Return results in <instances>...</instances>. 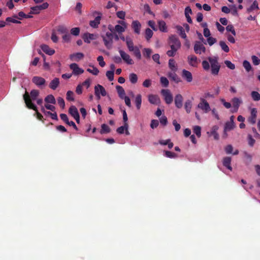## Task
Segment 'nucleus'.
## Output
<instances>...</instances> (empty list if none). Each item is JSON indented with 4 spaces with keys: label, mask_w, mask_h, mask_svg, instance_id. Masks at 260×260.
<instances>
[{
    "label": "nucleus",
    "mask_w": 260,
    "mask_h": 260,
    "mask_svg": "<svg viewBox=\"0 0 260 260\" xmlns=\"http://www.w3.org/2000/svg\"><path fill=\"white\" fill-rule=\"evenodd\" d=\"M39 95V91L38 90H32L30 92V95H28L27 93L24 94L23 95V99L27 108L34 110L36 111L37 118L39 120H42L43 116L39 113L37 106L32 103V101H35L36 100L38 99Z\"/></svg>",
    "instance_id": "obj_1"
},
{
    "label": "nucleus",
    "mask_w": 260,
    "mask_h": 260,
    "mask_svg": "<svg viewBox=\"0 0 260 260\" xmlns=\"http://www.w3.org/2000/svg\"><path fill=\"white\" fill-rule=\"evenodd\" d=\"M109 29L110 31H108L106 33V34L103 35L102 36V38L106 47L108 48H110L112 46L114 35L113 34H112V27L109 26Z\"/></svg>",
    "instance_id": "obj_2"
},
{
    "label": "nucleus",
    "mask_w": 260,
    "mask_h": 260,
    "mask_svg": "<svg viewBox=\"0 0 260 260\" xmlns=\"http://www.w3.org/2000/svg\"><path fill=\"white\" fill-rule=\"evenodd\" d=\"M208 60L210 62V67H211L212 74L214 75H218L220 66L218 64L217 58L208 57Z\"/></svg>",
    "instance_id": "obj_3"
},
{
    "label": "nucleus",
    "mask_w": 260,
    "mask_h": 260,
    "mask_svg": "<svg viewBox=\"0 0 260 260\" xmlns=\"http://www.w3.org/2000/svg\"><path fill=\"white\" fill-rule=\"evenodd\" d=\"M118 24L115 26L114 28H112L113 32H115L118 34H121L127 28V23L123 20H119L118 21Z\"/></svg>",
    "instance_id": "obj_4"
},
{
    "label": "nucleus",
    "mask_w": 260,
    "mask_h": 260,
    "mask_svg": "<svg viewBox=\"0 0 260 260\" xmlns=\"http://www.w3.org/2000/svg\"><path fill=\"white\" fill-rule=\"evenodd\" d=\"M169 44L171 48L179 49L181 47L180 41L177 36L172 35L169 37Z\"/></svg>",
    "instance_id": "obj_5"
},
{
    "label": "nucleus",
    "mask_w": 260,
    "mask_h": 260,
    "mask_svg": "<svg viewBox=\"0 0 260 260\" xmlns=\"http://www.w3.org/2000/svg\"><path fill=\"white\" fill-rule=\"evenodd\" d=\"M161 93L163 98H164L166 104H171L172 103L173 97L169 89H163L161 90Z\"/></svg>",
    "instance_id": "obj_6"
},
{
    "label": "nucleus",
    "mask_w": 260,
    "mask_h": 260,
    "mask_svg": "<svg viewBox=\"0 0 260 260\" xmlns=\"http://www.w3.org/2000/svg\"><path fill=\"white\" fill-rule=\"evenodd\" d=\"M94 94L96 96L98 99H100L101 96H106L107 92L105 88L102 85L98 84L94 86Z\"/></svg>",
    "instance_id": "obj_7"
},
{
    "label": "nucleus",
    "mask_w": 260,
    "mask_h": 260,
    "mask_svg": "<svg viewBox=\"0 0 260 260\" xmlns=\"http://www.w3.org/2000/svg\"><path fill=\"white\" fill-rule=\"evenodd\" d=\"M198 107L204 111L205 113H207L210 111L209 104L204 99H201V102L198 105Z\"/></svg>",
    "instance_id": "obj_8"
},
{
    "label": "nucleus",
    "mask_w": 260,
    "mask_h": 260,
    "mask_svg": "<svg viewBox=\"0 0 260 260\" xmlns=\"http://www.w3.org/2000/svg\"><path fill=\"white\" fill-rule=\"evenodd\" d=\"M119 53L121 57L122 58L123 61L125 62V63L127 64H134V61L131 57L129 54H127L125 51L120 50L119 51Z\"/></svg>",
    "instance_id": "obj_9"
},
{
    "label": "nucleus",
    "mask_w": 260,
    "mask_h": 260,
    "mask_svg": "<svg viewBox=\"0 0 260 260\" xmlns=\"http://www.w3.org/2000/svg\"><path fill=\"white\" fill-rule=\"evenodd\" d=\"M69 113L72 117H74L76 122L79 123V114L78 109L74 106H72L69 109Z\"/></svg>",
    "instance_id": "obj_10"
},
{
    "label": "nucleus",
    "mask_w": 260,
    "mask_h": 260,
    "mask_svg": "<svg viewBox=\"0 0 260 260\" xmlns=\"http://www.w3.org/2000/svg\"><path fill=\"white\" fill-rule=\"evenodd\" d=\"M194 51L197 54H201L206 51V48L201 42H196L194 45Z\"/></svg>",
    "instance_id": "obj_11"
},
{
    "label": "nucleus",
    "mask_w": 260,
    "mask_h": 260,
    "mask_svg": "<svg viewBox=\"0 0 260 260\" xmlns=\"http://www.w3.org/2000/svg\"><path fill=\"white\" fill-rule=\"evenodd\" d=\"M70 68L72 71V74L78 75L83 74L84 70L82 68H80L77 63H72L70 66Z\"/></svg>",
    "instance_id": "obj_12"
},
{
    "label": "nucleus",
    "mask_w": 260,
    "mask_h": 260,
    "mask_svg": "<svg viewBox=\"0 0 260 260\" xmlns=\"http://www.w3.org/2000/svg\"><path fill=\"white\" fill-rule=\"evenodd\" d=\"M233 108L231 110V112L233 113H236L237 112L239 107L240 106L242 103V100L237 98H234L232 99V101Z\"/></svg>",
    "instance_id": "obj_13"
},
{
    "label": "nucleus",
    "mask_w": 260,
    "mask_h": 260,
    "mask_svg": "<svg viewBox=\"0 0 260 260\" xmlns=\"http://www.w3.org/2000/svg\"><path fill=\"white\" fill-rule=\"evenodd\" d=\"M251 111V116H249L248 120L252 124L256 123V119L257 116V109L255 108L250 109Z\"/></svg>",
    "instance_id": "obj_14"
},
{
    "label": "nucleus",
    "mask_w": 260,
    "mask_h": 260,
    "mask_svg": "<svg viewBox=\"0 0 260 260\" xmlns=\"http://www.w3.org/2000/svg\"><path fill=\"white\" fill-rule=\"evenodd\" d=\"M32 82L35 84L36 85L41 87L44 85L45 80L44 78L39 77L35 76L32 78Z\"/></svg>",
    "instance_id": "obj_15"
},
{
    "label": "nucleus",
    "mask_w": 260,
    "mask_h": 260,
    "mask_svg": "<svg viewBox=\"0 0 260 260\" xmlns=\"http://www.w3.org/2000/svg\"><path fill=\"white\" fill-rule=\"evenodd\" d=\"M182 77L188 82H191L193 80L192 75L191 73L185 69L182 71Z\"/></svg>",
    "instance_id": "obj_16"
},
{
    "label": "nucleus",
    "mask_w": 260,
    "mask_h": 260,
    "mask_svg": "<svg viewBox=\"0 0 260 260\" xmlns=\"http://www.w3.org/2000/svg\"><path fill=\"white\" fill-rule=\"evenodd\" d=\"M97 38V36L94 34L86 33L84 34L83 39L84 42L90 43L91 41H93Z\"/></svg>",
    "instance_id": "obj_17"
},
{
    "label": "nucleus",
    "mask_w": 260,
    "mask_h": 260,
    "mask_svg": "<svg viewBox=\"0 0 260 260\" xmlns=\"http://www.w3.org/2000/svg\"><path fill=\"white\" fill-rule=\"evenodd\" d=\"M188 63L190 66H192L194 68L197 67L199 60L198 59V58L194 55H189L188 57Z\"/></svg>",
    "instance_id": "obj_18"
},
{
    "label": "nucleus",
    "mask_w": 260,
    "mask_h": 260,
    "mask_svg": "<svg viewBox=\"0 0 260 260\" xmlns=\"http://www.w3.org/2000/svg\"><path fill=\"white\" fill-rule=\"evenodd\" d=\"M40 48L44 52L48 55H52L55 53V50L50 48V47L46 44L41 45Z\"/></svg>",
    "instance_id": "obj_19"
},
{
    "label": "nucleus",
    "mask_w": 260,
    "mask_h": 260,
    "mask_svg": "<svg viewBox=\"0 0 260 260\" xmlns=\"http://www.w3.org/2000/svg\"><path fill=\"white\" fill-rule=\"evenodd\" d=\"M218 129V126L217 125H214L212 126L211 131H210V132H207V134H208L209 136H213L214 140H217L219 138L218 134L217 133Z\"/></svg>",
    "instance_id": "obj_20"
},
{
    "label": "nucleus",
    "mask_w": 260,
    "mask_h": 260,
    "mask_svg": "<svg viewBox=\"0 0 260 260\" xmlns=\"http://www.w3.org/2000/svg\"><path fill=\"white\" fill-rule=\"evenodd\" d=\"M183 97L180 94H178L175 96L174 103L177 108L180 109L182 106Z\"/></svg>",
    "instance_id": "obj_21"
},
{
    "label": "nucleus",
    "mask_w": 260,
    "mask_h": 260,
    "mask_svg": "<svg viewBox=\"0 0 260 260\" xmlns=\"http://www.w3.org/2000/svg\"><path fill=\"white\" fill-rule=\"evenodd\" d=\"M132 27L134 32L136 34H140L141 31V24L138 20H134L132 23Z\"/></svg>",
    "instance_id": "obj_22"
},
{
    "label": "nucleus",
    "mask_w": 260,
    "mask_h": 260,
    "mask_svg": "<svg viewBox=\"0 0 260 260\" xmlns=\"http://www.w3.org/2000/svg\"><path fill=\"white\" fill-rule=\"evenodd\" d=\"M84 57V54L82 53L78 52L70 55V58L72 61H78Z\"/></svg>",
    "instance_id": "obj_23"
},
{
    "label": "nucleus",
    "mask_w": 260,
    "mask_h": 260,
    "mask_svg": "<svg viewBox=\"0 0 260 260\" xmlns=\"http://www.w3.org/2000/svg\"><path fill=\"white\" fill-rule=\"evenodd\" d=\"M148 100L150 103L154 105H158L160 103V100L158 95L150 94L148 95Z\"/></svg>",
    "instance_id": "obj_24"
},
{
    "label": "nucleus",
    "mask_w": 260,
    "mask_h": 260,
    "mask_svg": "<svg viewBox=\"0 0 260 260\" xmlns=\"http://www.w3.org/2000/svg\"><path fill=\"white\" fill-rule=\"evenodd\" d=\"M226 154H232V155H238L239 151L237 149L233 151V147L232 145H228L224 148Z\"/></svg>",
    "instance_id": "obj_25"
},
{
    "label": "nucleus",
    "mask_w": 260,
    "mask_h": 260,
    "mask_svg": "<svg viewBox=\"0 0 260 260\" xmlns=\"http://www.w3.org/2000/svg\"><path fill=\"white\" fill-rule=\"evenodd\" d=\"M231 158L230 157H225L222 159V165L226 167L230 171L233 170L232 167L231 166Z\"/></svg>",
    "instance_id": "obj_26"
},
{
    "label": "nucleus",
    "mask_w": 260,
    "mask_h": 260,
    "mask_svg": "<svg viewBox=\"0 0 260 260\" xmlns=\"http://www.w3.org/2000/svg\"><path fill=\"white\" fill-rule=\"evenodd\" d=\"M259 9V7H258V3L255 0L253 2L251 6L246 9V12L252 13L253 11L257 10Z\"/></svg>",
    "instance_id": "obj_27"
},
{
    "label": "nucleus",
    "mask_w": 260,
    "mask_h": 260,
    "mask_svg": "<svg viewBox=\"0 0 260 260\" xmlns=\"http://www.w3.org/2000/svg\"><path fill=\"white\" fill-rule=\"evenodd\" d=\"M127 128H128L127 123H124L123 126H121L119 127L117 129V132L119 134H123L124 133H125L126 135H129V133L128 131Z\"/></svg>",
    "instance_id": "obj_28"
},
{
    "label": "nucleus",
    "mask_w": 260,
    "mask_h": 260,
    "mask_svg": "<svg viewBox=\"0 0 260 260\" xmlns=\"http://www.w3.org/2000/svg\"><path fill=\"white\" fill-rule=\"evenodd\" d=\"M129 51L133 52V53L136 57H137L138 59H141L142 57L141 51L139 50V49L138 46H135L133 48H131L129 50Z\"/></svg>",
    "instance_id": "obj_29"
},
{
    "label": "nucleus",
    "mask_w": 260,
    "mask_h": 260,
    "mask_svg": "<svg viewBox=\"0 0 260 260\" xmlns=\"http://www.w3.org/2000/svg\"><path fill=\"white\" fill-rule=\"evenodd\" d=\"M159 30L162 32H167L166 23L165 21L161 20H159L157 21Z\"/></svg>",
    "instance_id": "obj_30"
},
{
    "label": "nucleus",
    "mask_w": 260,
    "mask_h": 260,
    "mask_svg": "<svg viewBox=\"0 0 260 260\" xmlns=\"http://www.w3.org/2000/svg\"><path fill=\"white\" fill-rule=\"evenodd\" d=\"M59 79L55 78L53 79V80L50 82V83L49 85L50 88H51L52 89L55 90L57 88V87L59 85Z\"/></svg>",
    "instance_id": "obj_31"
},
{
    "label": "nucleus",
    "mask_w": 260,
    "mask_h": 260,
    "mask_svg": "<svg viewBox=\"0 0 260 260\" xmlns=\"http://www.w3.org/2000/svg\"><path fill=\"white\" fill-rule=\"evenodd\" d=\"M176 28L177 30V32L179 34V35L180 36V37H181L182 38L186 39V35L185 32L184 28L183 27L179 25L176 26Z\"/></svg>",
    "instance_id": "obj_32"
},
{
    "label": "nucleus",
    "mask_w": 260,
    "mask_h": 260,
    "mask_svg": "<svg viewBox=\"0 0 260 260\" xmlns=\"http://www.w3.org/2000/svg\"><path fill=\"white\" fill-rule=\"evenodd\" d=\"M44 102L46 103H49L53 105H54L56 103L54 96L51 94L46 96L44 99Z\"/></svg>",
    "instance_id": "obj_33"
},
{
    "label": "nucleus",
    "mask_w": 260,
    "mask_h": 260,
    "mask_svg": "<svg viewBox=\"0 0 260 260\" xmlns=\"http://www.w3.org/2000/svg\"><path fill=\"white\" fill-rule=\"evenodd\" d=\"M100 20H101V16H99L98 17H95L94 20L91 21L90 22V26L93 28H96L98 27V25L100 23Z\"/></svg>",
    "instance_id": "obj_34"
},
{
    "label": "nucleus",
    "mask_w": 260,
    "mask_h": 260,
    "mask_svg": "<svg viewBox=\"0 0 260 260\" xmlns=\"http://www.w3.org/2000/svg\"><path fill=\"white\" fill-rule=\"evenodd\" d=\"M116 89H117V91L118 94V96L121 99H123L124 96H125V92L122 86L117 85L116 86Z\"/></svg>",
    "instance_id": "obj_35"
},
{
    "label": "nucleus",
    "mask_w": 260,
    "mask_h": 260,
    "mask_svg": "<svg viewBox=\"0 0 260 260\" xmlns=\"http://www.w3.org/2000/svg\"><path fill=\"white\" fill-rule=\"evenodd\" d=\"M90 68L87 69V71L94 75H98L99 71L97 68L94 66L89 65Z\"/></svg>",
    "instance_id": "obj_36"
},
{
    "label": "nucleus",
    "mask_w": 260,
    "mask_h": 260,
    "mask_svg": "<svg viewBox=\"0 0 260 260\" xmlns=\"http://www.w3.org/2000/svg\"><path fill=\"white\" fill-rule=\"evenodd\" d=\"M192 106V103L191 101L189 100H186L184 104V107L187 113H189L190 112Z\"/></svg>",
    "instance_id": "obj_37"
},
{
    "label": "nucleus",
    "mask_w": 260,
    "mask_h": 260,
    "mask_svg": "<svg viewBox=\"0 0 260 260\" xmlns=\"http://www.w3.org/2000/svg\"><path fill=\"white\" fill-rule=\"evenodd\" d=\"M169 77L176 83H179L180 82V78L178 77L177 75L175 73V72L174 71L173 72L169 73Z\"/></svg>",
    "instance_id": "obj_38"
},
{
    "label": "nucleus",
    "mask_w": 260,
    "mask_h": 260,
    "mask_svg": "<svg viewBox=\"0 0 260 260\" xmlns=\"http://www.w3.org/2000/svg\"><path fill=\"white\" fill-rule=\"evenodd\" d=\"M219 45L222 51L228 53L230 51V49L228 45L223 41H220L219 42Z\"/></svg>",
    "instance_id": "obj_39"
},
{
    "label": "nucleus",
    "mask_w": 260,
    "mask_h": 260,
    "mask_svg": "<svg viewBox=\"0 0 260 260\" xmlns=\"http://www.w3.org/2000/svg\"><path fill=\"white\" fill-rule=\"evenodd\" d=\"M153 35V32L151 29L147 28L145 29V36L147 41H149Z\"/></svg>",
    "instance_id": "obj_40"
},
{
    "label": "nucleus",
    "mask_w": 260,
    "mask_h": 260,
    "mask_svg": "<svg viewBox=\"0 0 260 260\" xmlns=\"http://www.w3.org/2000/svg\"><path fill=\"white\" fill-rule=\"evenodd\" d=\"M135 104H136L137 109H140L142 104V96L141 95L138 94L136 96L135 100Z\"/></svg>",
    "instance_id": "obj_41"
},
{
    "label": "nucleus",
    "mask_w": 260,
    "mask_h": 260,
    "mask_svg": "<svg viewBox=\"0 0 260 260\" xmlns=\"http://www.w3.org/2000/svg\"><path fill=\"white\" fill-rule=\"evenodd\" d=\"M169 68L173 72H176L177 70L176 63L174 59H170L169 62Z\"/></svg>",
    "instance_id": "obj_42"
},
{
    "label": "nucleus",
    "mask_w": 260,
    "mask_h": 260,
    "mask_svg": "<svg viewBox=\"0 0 260 260\" xmlns=\"http://www.w3.org/2000/svg\"><path fill=\"white\" fill-rule=\"evenodd\" d=\"M193 132L194 134H196L198 138H200L201 136V127L200 126L195 125L192 127Z\"/></svg>",
    "instance_id": "obj_43"
},
{
    "label": "nucleus",
    "mask_w": 260,
    "mask_h": 260,
    "mask_svg": "<svg viewBox=\"0 0 260 260\" xmlns=\"http://www.w3.org/2000/svg\"><path fill=\"white\" fill-rule=\"evenodd\" d=\"M110 132V128L109 125L106 124H103L102 125V129L101 130V134H108Z\"/></svg>",
    "instance_id": "obj_44"
},
{
    "label": "nucleus",
    "mask_w": 260,
    "mask_h": 260,
    "mask_svg": "<svg viewBox=\"0 0 260 260\" xmlns=\"http://www.w3.org/2000/svg\"><path fill=\"white\" fill-rule=\"evenodd\" d=\"M129 81L133 84H135L138 82L137 75L135 73H131L129 75Z\"/></svg>",
    "instance_id": "obj_45"
},
{
    "label": "nucleus",
    "mask_w": 260,
    "mask_h": 260,
    "mask_svg": "<svg viewBox=\"0 0 260 260\" xmlns=\"http://www.w3.org/2000/svg\"><path fill=\"white\" fill-rule=\"evenodd\" d=\"M126 42V44L127 49H128V50L130 49L133 48V47H135V46H134V45L133 40H131V39L129 37H126V42Z\"/></svg>",
    "instance_id": "obj_46"
},
{
    "label": "nucleus",
    "mask_w": 260,
    "mask_h": 260,
    "mask_svg": "<svg viewBox=\"0 0 260 260\" xmlns=\"http://www.w3.org/2000/svg\"><path fill=\"white\" fill-rule=\"evenodd\" d=\"M234 123H232V122H228L225 123L224 126V131H231L234 128Z\"/></svg>",
    "instance_id": "obj_47"
},
{
    "label": "nucleus",
    "mask_w": 260,
    "mask_h": 260,
    "mask_svg": "<svg viewBox=\"0 0 260 260\" xmlns=\"http://www.w3.org/2000/svg\"><path fill=\"white\" fill-rule=\"evenodd\" d=\"M165 156L168 158H176L177 157V155L176 154L173 152L167 150L165 151Z\"/></svg>",
    "instance_id": "obj_48"
},
{
    "label": "nucleus",
    "mask_w": 260,
    "mask_h": 260,
    "mask_svg": "<svg viewBox=\"0 0 260 260\" xmlns=\"http://www.w3.org/2000/svg\"><path fill=\"white\" fill-rule=\"evenodd\" d=\"M251 96L252 99L255 101H258L260 100V94L257 91H252Z\"/></svg>",
    "instance_id": "obj_49"
},
{
    "label": "nucleus",
    "mask_w": 260,
    "mask_h": 260,
    "mask_svg": "<svg viewBox=\"0 0 260 260\" xmlns=\"http://www.w3.org/2000/svg\"><path fill=\"white\" fill-rule=\"evenodd\" d=\"M206 38H207V42H208V44L210 46L213 45L217 42L216 38H214L212 37H206Z\"/></svg>",
    "instance_id": "obj_50"
},
{
    "label": "nucleus",
    "mask_w": 260,
    "mask_h": 260,
    "mask_svg": "<svg viewBox=\"0 0 260 260\" xmlns=\"http://www.w3.org/2000/svg\"><path fill=\"white\" fill-rule=\"evenodd\" d=\"M225 29L226 31L231 32L234 36L236 35V32H235L234 26L232 25H229L226 26Z\"/></svg>",
    "instance_id": "obj_51"
},
{
    "label": "nucleus",
    "mask_w": 260,
    "mask_h": 260,
    "mask_svg": "<svg viewBox=\"0 0 260 260\" xmlns=\"http://www.w3.org/2000/svg\"><path fill=\"white\" fill-rule=\"evenodd\" d=\"M255 143V140H254L251 135L249 134L248 135V144L249 146L252 147Z\"/></svg>",
    "instance_id": "obj_52"
},
{
    "label": "nucleus",
    "mask_w": 260,
    "mask_h": 260,
    "mask_svg": "<svg viewBox=\"0 0 260 260\" xmlns=\"http://www.w3.org/2000/svg\"><path fill=\"white\" fill-rule=\"evenodd\" d=\"M243 67L245 70L246 71V72H249L250 70H251V65L248 61L244 60L243 61Z\"/></svg>",
    "instance_id": "obj_53"
},
{
    "label": "nucleus",
    "mask_w": 260,
    "mask_h": 260,
    "mask_svg": "<svg viewBox=\"0 0 260 260\" xmlns=\"http://www.w3.org/2000/svg\"><path fill=\"white\" fill-rule=\"evenodd\" d=\"M244 156L245 159V161L247 163H249L252 160V155L250 154H249L247 152H244Z\"/></svg>",
    "instance_id": "obj_54"
},
{
    "label": "nucleus",
    "mask_w": 260,
    "mask_h": 260,
    "mask_svg": "<svg viewBox=\"0 0 260 260\" xmlns=\"http://www.w3.org/2000/svg\"><path fill=\"white\" fill-rule=\"evenodd\" d=\"M67 99L69 101H74V92L71 91H68L67 92Z\"/></svg>",
    "instance_id": "obj_55"
},
{
    "label": "nucleus",
    "mask_w": 260,
    "mask_h": 260,
    "mask_svg": "<svg viewBox=\"0 0 260 260\" xmlns=\"http://www.w3.org/2000/svg\"><path fill=\"white\" fill-rule=\"evenodd\" d=\"M143 55L147 58H150L152 51L150 48H144L143 50Z\"/></svg>",
    "instance_id": "obj_56"
},
{
    "label": "nucleus",
    "mask_w": 260,
    "mask_h": 260,
    "mask_svg": "<svg viewBox=\"0 0 260 260\" xmlns=\"http://www.w3.org/2000/svg\"><path fill=\"white\" fill-rule=\"evenodd\" d=\"M30 10V13L32 14H38L41 11L39 7L37 6L31 7Z\"/></svg>",
    "instance_id": "obj_57"
},
{
    "label": "nucleus",
    "mask_w": 260,
    "mask_h": 260,
    "mask_svg": "<svg viewBox=\"0 0 260 260\" xmlns=\"http://www.w3.org/2000/svg\"><path fill=\"white\" fill-rule=\"evenodd\" d=\"M44 107V109H48L51 110L52 112H54L55 107L53 105H51V104L49 103H46L44 106H43Z\"/></svg>",
    "instance_id": "obj_58"
},
{
    "label": "nucleus",
    "mask_w": 260,
    "mask_h": 260,
    "mask_svg": "<svg viewBox=\"0 0 260 260\" xmlns=\"http://www.w3.org/2000/svg\"><path fill=\"white\" fill-rule=\"evenodd\" d=\"M252 61L254 65H258L260 64V59L255 55H252L251 57Z\"/></svg>",
    "instance_id": "obj_59"
},
{
    "label": "nucleus",
    "mask_w": 260,
    "mask_h": 260,
    "mask_svg": "<svg viewBox=\"0 0 260 260\" xmlns=\"http://www.w3.org/2000/svg\"><path fill=\"white\" fill-rule=\"evenodd\" d=\"M80 32V29L79 27H74L72 28L71 29V34L75 36H77L79 35Z\"/></svg>",
    "instance_id": "obj_60"
},
{
    "label": "nucleus",
    "mask_w": 260,
    "mask_h": 260,
    "mask_svg": "<svg viewBox=\"0 0 260 260\" xmlns=\"http://www.w3.org/2000/svg\"><path fill=\"white\" fill-rule=\"evenodd\" d=\"M160 82H161L162 86H165V87H167V86H168L169 83V82L168 80V79L166 77H161Z\"/></svg>",
    "instance_id": "obj_61"
},
{
    "label": "nucleus",
    "mask_w": 260,
    "mask_h": 260,
    "mask_svg": "<svg viewBox=\"0 0 260 260\" xmlns=\"http://www.w3.org/2000/svg\"><path fill=\"white\" fill-rule=\"evenodd\" d=\"M210 62L204 60L202 61V67L205 71H209L210 69Z\"/></svg>",
    "instance_id": "obj_62"
},
{
    "label": "nucleus",
    "mask_w": 260,
    "mask_h": 260,
    "mask_svg": "<svg viewBox=\"0 0 260 260\" xmlns=\"http://www.w3.org/2000/svg\"><path fill=\"white\" fill-rule=\"evenodd\" d=\"M97 60L99 62V64L101 66V67H104L105 66L106 63L105 61H104V58L102 56H98Z\"/></svg>",
    "instance_id": "obj_63"
},
{
    "label": "nucleus",
    "mask_w": 260,
    "mask_h": 260,
    "mask_svg": "<svg viewBox=\"0 0 260 260\" xmlns=\"http://www.w3.org/2000/svg\"><path fill=\"white\" fill-rule=\"evenodd\" d=\"M224 63L226 67L230 69L231 70H234L235 69V64L229 60H225Z\"/></svg>",
    "instance_id": "obj_64"
}]
</instances>
